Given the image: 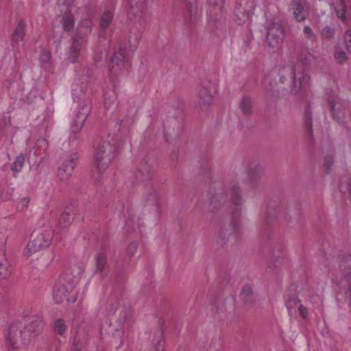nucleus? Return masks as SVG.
<instances>
[{"mask_svg": "<svg viewBox=\"0 0 351 351\" xmlns=\"http://www.w3.org/2000/svg\"><path fill=\"white\" fill-rule=\"evenodd\" d=\"M225 199H229L234 206L232 211L233 219L231 221L230 225L236 234V237H237L240 234L241 224L240 221L237 220V218L241 215L243 199L241 195L240 188L237 182H231L227 187L224 195L219 193H215L210 200L208 209L212 212H215V210L218 209V206H217V202H221Z\"/></svg>", "mask_w": 351, "mask_h": 351, "instance_id": "f257e3e1", "label": "nucleus"}, {"mask_svg": "<svg viewBox=\"0 0 351 351\" xmlns=\"http://www.w3.org/2000/svg\"><path fill=\"white\" fill-rule=\"evenodd\" d=\"M127 15L131 21H144L147 12V0H125Z\"/></svg>", "mask_w": 351, "mask_h": 351, "instance_id": "9b49d317", "label": "nucleus"}, {"mask_svg": "<svg viewBox=\"0 0 351 351\" xmlns=\"http://www.w3.org/2000/svg\"><path fill=\"white\" fill-rule=\"evenodd\" d=\"M24 38L21 36H16L14 34H12L10 37L11 45L13 48H18L20 42H22Z\"/></svg>", "mask_w": 351, "mask_h": 351, "instance_id": "603ef678", "label": "nucleus"}, {"mask_svg": "<svg viewBox=\"0 0 351 351\" xmlns=\"http://www.w3.org/2000/svg\"><path fill=\"white\" fill-rule=\"evenodd\" d=\"M108 313L109 315H114L116 312L120 310V308H121V305H124L123 295L121 293H112L108 299Z\"/></svg>", "mask_w": 351, "mask_h": 351, "instance_id": "4be33fe9", "label": "nucleus"}, {"mask_svg": "<svg viewBox=\"0 0 351 351\" xmlns=\"http://www.w3.org/2000/svg\"><path fill=\"white\" fill-rule=\"evenodd\" d=\"M147 204L157 206L158 204V197L155 193H150L145 197Z\"/></svg>", "mask_w": 351, "mask_h": 351, "instance_id": "8fccbe9b", "label": "nucleus"}, {"mask_svg": "<svg viewBox=\"0 0 351 351\" xmlns=\"http://www.w3.org/2000/svg\"><path fill=\"white\" fill-rule=\"evenodd\" d=\"M114 14L111 11L105 12L101 18L100 21V27L101 28L105 29H106L110 24L112 21Z\"/></svg>", "mask_w": 351, "mask_h": 351, "instance_id": "f704fd0d", "label": "nucleus"}, {"mask_svg": "<svg viewBox=\"0 0 351 351\" xmlns=\"http://www.w3.org/2000/svg\"><path fill=\"white\" fill-rule=\"evenodd\" d=\"M263 168L260 165L252 166L248 172V180L252 187H256L262 178Z\"/></svg>", "mask_w": 351, "mask_h": 351, "instance_id": "412c9836", "label": "nucleus"}, {"mask_svg": "<svg viewBox=\"0 0 351 351\" xmlns=\"http://www.w3.org/2000/svg\"><path fill=\"white\" fill-rule=\"evenodd\" d=\"M334 163V157L332 155L328 154L324 158V169L326 174H329L331 171Z\"/></svg>", "mask_w": 351, "mask_h": 351, "instance_id": "4c0bfd02", "label": "nucleus"}, {"mask_svg": "<svg viewBox=\"0 0 351 351\" xmlns=\"http://www.w3.org/2000/svg\"><path fill=\"white\" fill-rule=\"evenodd\" d=\"M29 201V199L28 197H25L21 199V203L23 206H27Z\"/></svg>", "mask_w": 351, "mask_h": 351, "instance_id": "052dcab7", "label": "nucleus"}, {"mask_svg": "<svg viewBox=\"0 0 351 351\" xmlns=\"http://www.w3.org/2000/svg\"><path fill=\"white\" fill-rule=\"evenodd\" d=\"M303 34L304 38L307 40H309L312 42L315 41L317 40V36L313 31L311 27L306 25L303 29Z\"/></svg>", "mask_w": 351, "mask_h": 351, "instance_id": "49530a36", "label": "nucleus"}, {"mask_svg": "<svg viewBox=\"0 0 351 351\" xmlns=\"http://www.w3.org/2000/svg\"><path fill=\"white\" fill-rule=\"evenodd\" d=\"M25 160V158L23 154H20L16 157L14 161L10 166V169L14 174L18 173L22 170L24 166Z\"/></svg>", "mask_w": 351, "mask_h": 351, "instance_id": "72a5a7b5", "label": "nucleus"}, {"mask_svg": "<svg viewBox=\"0 0 351 351\" xmlns=\"http://www.w3.org/2000/svg\"><path fill=\"white\" fill-rule=\"evenodd\" d=\"M119 312L118 322L124 324L132 316L131 308L129 306L121 305Z\"/></svg>", "mask_w": 351, "mask_h": 351, "instance_id": "473e14b6", "label": "nucleus"}, {"mask_svg": "<svg viewBox=\"0 0 351 351\" xmlns=\"http://www.w3.org/2000/svg\"><path fill=\"white\" fill-rule=\"evenodd\" d=\"M185 3L186 12L184 14V23L189 27L195 25L201 15L199 9V0H183Z\"/></svg>", "mask_w": 351, "mask_h": 351, "instance_id": "ddd939ff", "label": "nucleus"}, {"mask_svg": "<svg viewBox=\"0 0 351 351\" xmlns=\"http://www.w3.org/2000/svg\"><path fill=\"white\" fill-rule=\"evenodd\" d=\"M25 27L26 24L25 21L23 19H20L12 34L16 36H19L21 37L24 38L25 36Z\"/></svg>", "mask_w": 351, "mask_h": 351, "instance_id": "a19ab883", "label": "nucleus"}, {"mask_svg": "<svg viewBox=\"0 0 351 351\" xmlns=\"http://www.w3.org/2000/svg\"><path fill=\"white\" fill-rule=\"evenodd\" d=\"M77 159L78 155L77 153H73L62 159L58 171V178L60 182H66L71 178Z\"/></svg>", "mask_w": 351, "mask_h": 351, "instance_id": "f8f14e48", "label": "nucleus"}, {"mask_svg": "<svg viewBox=\"0 0 351 351\" xmlns=\"http://www.w3.org/2000/svg\"><path fill=\"white\" fill-rule=\"evenodd\" d=\"M53 238V230L47 225L35 229L31 234L27 245L26 255L29 256L40 250L47 248Z\"/></svg>", "mask_w": 351, "mask_h": 351, "instance_id": "0eeeda50", "label": "nucleus"}, {"mask_svg": "<svg viewBox=\"0 0 351 351\" xmlns=\"http://www.w3.org/2000/svg\"><path fill=\"white\" fill-rule=\"evenodd\" d=\"M107 265V256L104 252H99L95 256L96 272L102 274Z\"/></svg>", "mask_w": 351, "mask_h": 351, "instance_id": "bb28decb", "label": "nucleus"}, {"mask_svg": "<svg viewBox=\"0 0 351 351\" xmlns=\"http://www.w3.org/2000/svg\"><path fill=\"white\" fill-rule=\"evenodd\" d=\"M58 3H62L66 5V12H70L69 7L73 3L74 0H58Z\"/></svg>", "mask_w": 351, "mask_h": 351, "instance_id": "13d9d810", "label": "nucleus"}, {"mask_svg": "<svg viewBox=\"0 0 351 351\" xmlns=\"http://www.w3.org/2000/svg\"><path fill=\"white\" fill-rule=\"evenodd\" d=\"M229 235V231L226 228L219 227L215 236L216 244L219 247L224 246L228 241Z\"/></svg>", "mask_w": 351, "mask_h": 351, "instance_id": "5701e85b", "label": "nucleus"}, {"mask_svg": "<svg viewBox=\"0 0 351 351\" xmlns=\"http://www.w3.org/2000/svg\"><path fill=\"white\" fill-rule=\"evenodd\" d=\"M305 119L306 126L308 127L310 133L312 134V112L309 107L305 110Z\"/></svg>", "mask_w": 351, "mask_h": 351, "instance_id": "09e8293b", "label": "nucleus"}, {"mask_svg": "<svg viewBox=\"0 0 351 351\" xmlns=\"http://www.w3.org/2000/svg\"><path fill=\"white\" fill-rule=\"evenodd\" d=\"M138 247V243L136 241L132 242L128 247V254L132 257L134 255Z\"/></svg>", "mask_w": 351, "mask_h": 351, "instance_id": "5fc2aeb1", "label": "nucleus"}, {"mask_svg": "<svg viewBox=\"0 0 351 351\" xmlns=\"http://www.w3.org/2000/svg\"><path fill=\"white\" fill-rule=\"evenodd\" d=\"M91 110V101L89 99H85L79 106V109L71 124V141L77 138V134L82 130L86 120Z\"/></svg>", "mask_w": 351, "mask_h": 351, "instance_id": "1a4fd4ad", "label": "nucleus"}, {"mask_svg": "<svg viewBox=\"0 0 351 351\" xmlns=\"http://www.w3.org/2000/svg\"><path fill=\"white\" fill-rule=\"evenodd\" d=\"M298 311L300 313V316L302 318H304V319L306 318V317L308 315V311L304 306L300 304L298 306Z\"/></svg>", "mask_w": 351, "mask_h": 351, "instance_id": "4d7b16f0", "label": "nucleus"}, {"mask_svg": "<svg viewBox=\"0 0 351 351\" xmlns=\"http://www.w3.org/2000/svg\"><path fill=\"white\" fill-rule=\"evenodd\" d=\"M334 57L336 62L339 64H343L347 60L346 53L340 48H338L335 50Z\"/></svg>", "mask_w": 351, "mask_h": 351, "instance_id": "a18cd8bd", "label": "nucleus"}, {"mask_svg": "<svg viewBox=\"0 0 351 351\" xmlns=\"http://www.w3.org/2000/svg\"><path fill=\"white\" fill-rule=\"evenodd\" d=\"M75 269V274L73 271L67 270L60 275L56 282L53 291V298L56 303L61 304L64 300H67L68 294L71 291L73 287L79 282L82 270L80 267Z\"/></svg>", "mask_w": 351, "mask_h": 351, "instance_id": "20e7f679", "label": "nucleus"}, {"mask_svg": "<svg viewBox=\"0 0 351 351\" xmlns=\"http://www.w3.org/2000/svg\"><path fill=\"white\" fill-rule=\"evenodd\" d=\"M312 54L307 48L302 49L298 54V62L292 68L291 92L295 95L302 94L308 86L310 76L307 73L308 65Z\"/></svg>", "mask_w": 351, "mask_h": 351, "instance_id": "7ed1b4c3", "label": "nucleus"}, {"mask_svg": "<svg viewBox=\"0 0 351 351\" xmlns=\"http://www.w3.org/2000/svg\"><path fill=\"white\" fill-rule=\"evenodd\" d=\"M199 105L202 110H206L213 100L212 84L209 81L202 82L198 93Z\"/></svg>", "mask_w": 351, "mask_h": 351, "instance_id": "4468645a", "label": "nucleus"}, {"mask_svg": "<svg viewBox=\"0 0 351 351\" xmlns=\"http://www.w3.org/2000/svg\"><path fill=\"white\" fill-rule=\"evenodd\" d=\"M32 339L30 332L21 322L11 324L8 328L6 342L9 351H18L27 346Z\"/></svg>", "mask_w": 351, "mask_h": 351, "instance_id": "423d86ee", "label": "nucleus"}, {"mask_svg": "<svg viewBox=\"0 0 351 351\" xmlns=\"http://www.w3.org/2000/svg\"><path fill=\"white\" fill-rule=\"evenodd\" d=\"M300 304V300L297 297H291L286 300L285 305L289 311V314H291L293 309H295Z\"/></svg>", "mask_w": 351, "mask_h": 351, "instance_id": "c03bdc74", "label": "nucleus"}, {"mask_svg": "<svg viewBox=\"0 0 351 351\" xmlns=\"http://www.w3.org/2000/svg\"><path fill=\"white\" fill-rule=\"evenodd\" d=\"M335 29L333 27H331L330 26H326L324 27L321 32V37L323 39L330 40L335 36Z\"/></svg>", "mask_w": 351, "mask_h": 351, "instance_id": "58836bf2", "label": "nucleus"}, {"mask_svg": "<svg viewBox=\"0 0 351 351\" xmlns=\"http://www.w3.org/2000/svg\"><path fill=\"white\" fill-rule=\"evenodd\" d=\"M335 274L337 284L351 307V255L345 254L338 256V269Z\"/></svg>", "mask_w": 351, "mask_h": 351, "instance_id": "39448f33", "label": "nucleus"}, {"mask_svg": "<svg viewBox=\"0 0 351 351\" xmlns=\"http://www.w3.org/2000/svg\"><path fill=\"white\" fill-rule=\"evenodd\" d=\"M290 10L297 22H302L309 16V6L306 0H293L290 4Z\"/></svg>", "mask_w": 351, "mask_h": 351, "instance_id": "2eb2a0df", "label": "nucleus"}, {"mask_svg": "<svg viewBox=\"0 0 351 351\" xmlns=\"http://www.w3.org/2000/svg\"><path fill=\"white\" fill-rule=\"evenodd\" d=\"M10 275L9 264L6 259L5 252L0 248V279H5Z\"/></svg>", "mask_w": 351, "mask_h": 351, "instance_id": "b1692460", "label": "nucleus"}, {"mask_svg": "<svg viewBox=\"0 0 351 351\" xmlns=\"http://www.w3.org/2000/svg\"><path fill=\"white\" fill-rule=\"evenodd\" d=\"M92 26L93 22L90 18L84 19L80 22L71 47V54L69 57L71 62H77L82 46L86 42L88 37L92 33Z\"/></svg>", "mask_w": 351, "mask_h": 351, "instance_id": "6e6552de", "label": "nucleus"}, {"mask_svg": "<svg viewBox=\"0 0 351 351\" xmlns=\"http://www.w3.org/2000/svg\"><path fill=\"white\" fill-rule=\"evenodd\" d=\"M134 113H132V114L130 117H127L123 119L118 120L117 124L119 125L120 127L123 128H127L128 130L130 127L132 125L134 122Z\"/></svg>", "mask_w": 351, "mask_h": 351, "instance_id": "de8ad7c7", "label": "nucleus"}, {"mask_svg": "<svg viewBox=\"0 0 351 351\" xmlns=\"http://www.w3.org/2000/svg\"><path fill=\"white\" fill-rule=\"evenodd\" d=\"M117 152L116 140L114 136L108 134L101 136L95 145L93 167L97 169L96 180H99L101 173L105 171L114 158Z\"/></svg>", "mask_w": 351, "mask_h": 351, "instance_id": "f03ea898", "label": "nucleus"}, {"mask_svg": "<svg viewBox=\"0 0 351 351\" xmlns=\"http://www.w3.org/2000/svg\"><path fill=\"white\" fill-rule=\"evenodd\" d=\"M254 101L249 96H244L242 97L239 108L242 113L248 117L252 114Z\"/></svg>", "mask_w": 351, "mask_h": 351, "instance_id": "393cba45", "label": "nucleus"}, {"mask_svg": "<svg viewBox=\"0 0 351 351\" xmlns=\"http://www.w3.org/2000/svg\"><path fill=\"white\" fill-rule=\"evenodd\" d=\"M285 36L284 28L280 23H269L267 25L266 45L273 51L278 49L283 43Z\"/></svg>", "mask_w": 351, "mask_h": 351, "instance_id": "9d476101", "label": "nucleus"}, {"mask_svg": "<svg viewBox=\"0 0 351 351\" xmlns=\"http://www.w3.org/2000/svg\"><path fill=\"white\" fill-rule=\"evenodd\" d=\"M208 3L209 7L212 8L213 10L217 7L221 10V7L224 4V0H208Z\"/></svg>", "mask_w": 351, "mask_h": 351, "instance_id": "864d4df0", "label": "nucleus"}, {"mask_svg": "<svg viewBox=\"0 0 351 351\" xmlns=\"http://www.w3.org/2000/svg\"><path fill=\"white\" fill-rule=\"evenodd\" d=\"M34 148L43 154L48 148V142L45 138H40L37 140Z\"/></svg>", "mask_w": 351, "mask_h": 351, "instance_id": "ea45409f", "label": "nucleus"}, {"mask_svg": "<svg viewBox=\"0 0 351 351\" xmlns=\"http://www.w3.org/2000/svg\"><path fill=\"white\" fill-rule=\"evenodd\" d=\"M152 178V172L147 160H142L134 172L133 182L136 184L147 185Z\"/></svg>", "mask_w": 351, "mask_h": 351, "instance_id": "f3484780", "label": "nucleus"}, {"mask_svg": "<svg viewBox=\"0 0 351 351\" xmlns=\"http://www.w3.org/2000/svg\"><path fill=\"white\" fill-rule=\"evenodd\" d=\"M75 213L71 207H68L64 213H62L60 218V225L66 228L69 226L74 219Z\"/></svg>", "mask_w": 351, "mask_h": 351, "instance_id": "c85d7f7f", "label": "nucleus"}, {"mask_svg": "<svg viewBox=\"0 0 351 351\" xmlns=\"http://www.w3.org/2000/svg\"><path fill=\"white\" fill-rule=\"evenodd\" d=\"M88 331L80 326L74 337L71 351H81L87 343L88 339Z\"/></svg>", "mask_w": 351, "mask_h": 351, "instance_id": "a211bd4d", "label": "nucleus"}, {"mask_svg": "<svg viewBox=\"0 0 351 351\" xmlns=\"http://www.w3.org/2000/svg\"><path fill=\"white\" fill-rule=\"evenodd\" d=\"M43 160L42 154L33 148L29 151L27 161L30 165L37 167Z\"/></svg>", "mask_w": 351, "mask_h": 351, "instance_id": "2f4dec72", "label": "nucleus"}, {"mask_svg": "<svg viewBox=\"0 0 351 351\" xmlns=\"http://www.w3.org/2000/svg\"><path fill=\"white\" fill-rule=\"evenodd\" d=\"M26 330L30 332V337L32 339L33 337L37 336L41 332L43 326V319L41 316L38 315H34L30 317L29 322L27 324H25Z\"/></svg>", "mask_w": 351, "mask_h": 351, "instance_id": "6ab92c4d", "label": "nucleus"}, {"mask_svg": "<svg viewBox=\"0 0 351 351\" xmlns=\"http://www.w3.org/2000/svg\"><path fill=\"white\" fill-rule=\"evenodd\" d=\"M344 41L346 49L351 54V30H346L345 32Z\"/></svg>", "mask_w": 351, "mask_h": 351, "instance_id": "3c124183", "label": "nucleus"}, {"mask_svg": "<svg viewBox=\"0 0 351 351\" xmlns=\"http://www.w3.org/2000/svg\"><path fill=\"white\" fill-rule=\"evenodd\" d=\"M332 5L334 6L337 16L340 20H341L342 22L346 23V18L345 14L346 10V5L345 4L344 0H334Z\"/></svg>", "mask_w": 351, "mask_h": 351, "instance_id": "a878e982", "label": "nucleus"}, {"mask_svg": "<svg viewBox=\"0 0 351 351\" xmlns=\"http://www.w3.org/2000/svg\"><path fill=\"white\" fill-rule=\"evenodd\" d=\"M340 191L343 193H348L351 201V176L343 179L339 184Z\"/></svg>", "mask_w": 351, "mask_h": 351, "instance_id": "e433bc0d", "label": "nucleus"}, {"mask_svg": "<svg viewBox=\"0 0 351 351\" xmlns=\"http://www.w3.org/2000/svg\"><path fill=\"white\" fill-rule=\"evenodd\" d=\"M154 339H153L154 351H163V332L160 328L155 330L154 332Z\"/></svg>", "mask_w": 351, "mask_h": 351, "instance_id": "7c9ffc66", "label": "nucleus"}, {"mask_svg": "<svg viewBox=\"0 0 351 351\" xmlns=\"http://www.w3.org/2000/svg\"><path fill=\"white\" fill-rule=\"evenodd\" d=\"M129 226V221L127 222L126 226Z\"/></svg>", "mask_w": 351, "mask_h": 351, "instance_id": "680f3d73", "label": "nucleus"}, {"mask_svg": "<svg viewBox=\"0 0 351 351\" xmlns=\"http://www.w3.org/2000/svg\"><path fill=\"white\" fill-rule=\"evenodd\" d=\"M54 331L60 335H62L66 330L65 322L62 319H57L54 322Z\"/></svg>", "mask_w": 351, "mask_h": 351, "instance_id": "79ce46f5", "label": "nucleus"}, {"mask_svg": "<svg viewBox=\"0 0 351 351\" xmlns=\"http://www.w3.org/2000/svg\"><path fill=\"white\" fill-rule=\"evenodd\" d=\"M241 296L245 302H251L252 298V288L248 285H245L241 290Z\"/></svg>", "mask_w": 351, "mask_h": 351, "instance_id": "37998d69", "label": "nucleus"}, {"mask_svg": "<svg viewBox=\"0 0 351 351\" xmlns=\"http://www.w3.org/2000/svg\"><path fill=\"white\" fill-rule=\"evenodd\" d=\"M276 91L271 90H267L265 93V97L269 98L273 96H276Z\"/></svg>", "mask_w": 351, "mask_h": 351, "instance_id": "bf43d9fd", "label": "nucleus"}, {"mask_svg": "<svg viewBox=\"0 0 351 351\" xmlns=\"http://www.w3.org/2000/svg\"><path fill=\"white\" fill-rule=\"evenodd\" d=\"M330 110L333 118L339 121L343 117V112L342 111V105L339 101H329Z\"/></svg>", "mask_w": 351, "mask_h": 351, "instance_id": "c756f323", "label": "nucleus"}, {"mask_svg": "<svg viewBox=\"0 0 351 351\" xmlns=\"http://www.w3.org/2000/svg\"><path fill=\"white\" fill-rule=\"evenodd\" d=\"M282 213V206L278 202L273 201L269 203L264 219L266 223L269 224L271 221L278 219Z\"/></svg>", "mask_w": 351, "mask_h": 351, "instance_id": "aec40b11", "label": "nucleus"}, {"mask_svg": "<svg viewBox=\"0 0 351 351\" xmlns=\"http://www.w3.org/2000/svg\"><path fill=\"white\" fill-rule=\"evenodd\" d=\"M104 106L110 108L117 105V93L114 89L106 91L104 95Z\"/></svg>", "mask_w": 351, "mask_h": 351, "instance_id": "cd10ccee", "label": "nucleus"}, {"mask_svg": "<svg viewBox=\"0 0 351 351\" xmlns=\"http://www.w3.org/2000/svg\"><path fill=\"white\" fill-rule=\"evenodd\" d=\"M111 77L119 75L125 68L124 50L121 48L114 52L109 65Z\"/></svg>", "mask_w": 351, "mask_h": 351, "instance_id": "dca6fc26", "label": "nucleus"}, {"mask_svg": "<svg viewBox=\"0 0 351 351\" xmlns=\"http://www.w3.org/2000/svg\"><path fill=\"white\" fill-rule=\"evenodd\" d=\"M62 27L65 31L69 32L74 27L75 24L73 16L69 14L63 17L62 19Z\"/></svg>", "mask_w": 351, "mask_h": 351, "instance_id": "c9c22d12", "label": "nucleus"}, {"mask_svg": "<svg viewBox=\"0 0 351 351\" xmlns=\"http://www.w3.org/2000/svg\"><path fill=\"white\" fill-rule=\"evenodd\" d=\"M51 59V53L48 51H43L40 55V60L43 63H49Z\"/></svg>", "mask_w": 351, "mask_h": 351, "instance_id": "6e6d98bb", "label": "nucleus"}]
</instances>
